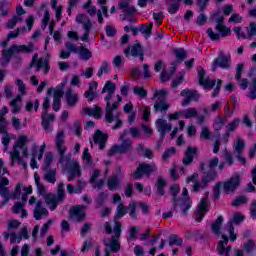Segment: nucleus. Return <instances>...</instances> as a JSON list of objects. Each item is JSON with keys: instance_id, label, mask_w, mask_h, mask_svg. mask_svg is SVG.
I'll list each match as a JSON object with an SVG mask.
<instances>
[{"instance_id": "nucleus-1", "label": "nucleus", "mask_w": 256, "mask_h": 256, "mask_svg": "<svg viewBox=\"0 0 256 256\" xmlns=\"http://www.w3.org/2000/svg\"><path fill=\"white\" fill-rule=\"evenodd\" d=\"M56 149L58 152L59 160L62 169H66L69 171L68 181H73L75 177H81V166H79V162L77 160L72 159L71 154L67 153V147L65 146V134L63 131L58 132L56 136Z\"/></svg>"}, {"instance_id": "nucleus-2", "label": "nucleus", "mask_w": 256, "mask_h": 256, "mask_svg": "<svg viewBox=\"0 0 256 256\" xmlns=\"http://www.w3.org/2000/svg\"><path fill=\"white\" fill-rule=\"evenodd\" d=\"M34 178L37 185L38 193L40 195H45L44 201L46 205L51 211H55V209H57V205H59V203H63L65 199V184L63 182H60L58 184L56 195L51 193L46 194L47 188L43 184H41V182H39V174H35Z\"/></svg>"}, {"instance_id": "nucleus-3", "label": "nucleus", "mask_w": 256, "mask_h": 256, "mask_svg": "<svg viewBox=\"0 0 256 256\" xmlns=\"http://www.w3.org/2000/svg\"><path fill=\"white\" fill-rule=\"evenodd\" d=\"M9 179H0V195L4 197V199H19L21 197L23 203H27V195H31L33 193V187L31 186H23V184H17L14 193H9ZM21 188L23 189L24 193L21 196Z\"/></svg>"}, {"instance_id": "nucleus-4", "label": "nucleus", "mask_w": 256, "mask_h": 256, "mask_svg": "<svg viewBox=\"0 0 256 256\" xmlns=\"http://www.w3.org/2000/svg\"><path fill=\"white\" fill-rule=\"evenodd\" d=\"M213 21H215V23H217V25L215 26V30L218 31L217 34L215 32H213L212 28H208L207 30V35L208 37H210V39L212 41H219V39H221V37H227V35H229V33H231V29L227 28L223 25V20L225 19L223 16L219 15V14H215L212 17Z\"/></svg>"}, {"instance_id": "nucleus-5", "label": "nucleus", "mask_w": 256, "mask_h": 256, "mask_svg": "<svg viewBox=\"0 0 256 256\" xmlns=\"http://www.w3.org/2000/svg\"><path fill=\"white\" fill-rule=\"evenodd\" d=\"M168 92L166 89L155 90L153 99H156L154 104L155 113H167V110L171 105L165 101L167 99Z\"/></svg>"}, {"instance_id": "nucleus-6", "label": "nucleus", "mask_w": 256, "mask_h": 256, "mask_svg": "<svg viewBox=\"0 0 256 256\" xmlns=\"http://www.w3.org/2000/svg\"><path fill=\"white\" fill-rule=\"evenodd\" d=\"M157 171V165L155 164H147L142 162L138 165L136 170L131 174V179L137 181V179H143V175H147V177H151V173H155Z\"/></svg>"}, {"instance_id": "nucleus-7", "label": "nucleus", "mask_w": 256, "mask_h": 256, "mask_svg": "<svg viewBox=\"0 0 256 256\" xmlns=\"http://www.w3.org/2000/svg\"><path fill=\"white\" fill-rule=\"evenodd\" d=\"M223 191L226 195H231V193H235L237 189H239V185H241V175L234 174L230 179L223 182Z\"/></svg>"}, {"instance_id": "nucleus-8", "label": "nucleus", "mask_w": 256, "mask_h": 256, "mask_svg": "<svg viewBox=\"0 0 256 256\" xmlns=\"http://www.w3.org/2000/svg\"><path fill=\"white\" fill-rule=\"evenodd\" d=\"M156 127L158 129V133H160V140L156 143V149H161V145H163V140L165 139V135H167V131H171L173 126L167 123V120L158 119L156 121Z\"/></svg>"}, {"instance_id": "nucleus-9", "label": "nucleus", "mask_w": 256, "mask_h": 256, "mask_svg": "<svg viewBox=\"0 0 256 256\" xmlns=\"http://www.w3.org/2000/svg\"><path fill=\"white\" fill-rule=\"evenodd\" d=\"M244 220H245V216L241 214H234V216L227 223L224 230L228 231L230 235V241L237 240V234H235V227H233V225H239V223H243Z\"/></svg>"}, {"instance_id": "nucleus-10", "label": "nucleus", "mask_w": 256, "mask_h": 256, "mask_svg": "<svg viewBox=\"0 0 256 256\" xmlns=\"http://www.w3.org/2000/svg\"><path fill=\"white\" fill-rule=\"evenodd\" d=\"M217 67H221V69H229L231 67V55L221 51L213 62L212 71H216Z\"/></svg>"}, {"instance_id": "nucleus-11", "label": "nucleus", "mask_w": 256, "mask_h": 256, "mask_svg": "<svg viewBox=\"0 0 256 256\" xmlns=\"http://www.w3.org/2000/svg\"><path fill=\"white\" fill-rule=\"evenodd\" d=\"M106 101V108H105V119L107 121V123H113V121H115V119H119L120 114H113V111H117V109L119 108V102H114L111 106V100H105Z\"/></svg>"}, {"instance_id": "nucleus-12", "label": "nucleus", "mask_w": 256, "mask_h": 256, "mask_svg": "<svg viewBox=\"0 0 256 256\" xmlns=\"http://www.w3.org/2000/svg\"><path fill=\"white\" fill-rule=\"evenodd\" d=\"M209 199V192L205 193L204 198L200 201V204L198 208L196 209V212L194 214V219L198 222L201 223V220L203 217H205V214L207 213V201Z\"/></svg>"}, {"instance_id": "nucleus-13", "label": "nucleus", "mask_w": 256, "mask_h": 256, "mask_svg": "<svg viewBox=\"0 0 256 256\" xmlns=\"http://www.w3.org/2000/svg\"><path fill=\"white\" fill-rule=\"evenodd\" d=\"M124 55L126 57H129L131 55L132 57H139L140 61H144L145 57L143 56V48L141 47V44L136 43L132 46H129L124 50Z\"/></svg>"}, {"instance_id": "nucleus-14", "label": "nucleus", "mask_w": 256, "mask_h": 256, "mask_svg": "<svg viewBox=\"0 0 256 256\" xmlns=\"http://www.w3.org/2000/svg\"><path fill=\"white\" fill-rule=\"evenodd\" d=\"M181 97H184L185 99L182 101V107H186V105H189L191 101H199V93L196 90H189L184 89L180 93Z\"/></svg>"}, {"instance_id": "nucleus-15", "label": "nucleus", "mask_w": 256, "mask_h": 256, "mask_svg": "<svg viewBox=\"0 0 256 256\" xmlns=\"http://www.w3.org/2000/svg\"><path fill=\"white\" fill-rule=\"evenodd\" d=\"M186 183H194V185L192 186V191L194 193H199L201 189H205L207 187V183H204L203 179L201 180V182H199V173H193L191 176H189L186 179Z\"/></svg>"}, {"instance_id": "nucleus-16", "label": "nucleus", "mask_w": 256, "mask_h": 256, "mask_svg": "<svg viewBox=\"0 0 256 256\" xmlns=\"http://www.w3.org/2000/svg\"><path fill=\"white\" fill-rule=\"evenodd\" d=\"M198 79L199 84L204 87V89L211 90L213 87H215L217 80H211L209 77H205V70L203 68H200L198 71Z\"/></svg>"}, {"instance_id": "nucleus-17", "label": "nucleus", "mask_w": 256, "mask_h": 256, "mask_svg": "<svg viewBox=\"0 0 256 256\" xmlns=\"http://www.w3.org/2000/svg\"><path fill=\"white\" fill-rule=\"evenodd\" d=\"M118 10L125 13L122 18L123 21L127 19V15H135V13H137V9H135L134 6H131V2H125L123 0H120L118 3Z\"/></svg>"}, {"instance_id": "nucleus-18", "label": "nucleus", "mask_w": 256, "mask_h": 256, "mask_svg": "<svg viewBox=\"0 0 256 256\" xmlns=\"http://www.w3.org/2000/svg\"><path fill=\"white\" fill-rule=\"evenodd\" d=\"M228 243H229V238L227 237V235L222 234V238L217 245V252L220 255L229 256V253H231V246H227Z\"/></svg>"}, {"instance_id": "nucleus-19", "label": "nucleus", "mask_w": 256, "mask_h": 256, "mask_svg": "<svg viewBox=\"0 0 256 256\" xmlns=\"http://www.w3.org/2000/svg\"><path fill=\"white\" fill-rule=\"evenodd\" d=\"M33 213L36 221H40V219H43V217H47V215H49V211H47V208L43 207V201L41 200L36 202Z\"/></svg>"}, {"instance_id": "nucleus-20", "label": "nucleus", "mask_w": 256, "mask_h": 256, "mask_svg": "<svg viewBox=\"0 0 256 256\" xmlns=\"http://www.w3.org/2000/svg\"><path fill=\"white\" fill-rule=\"evenodd\" d=\"M95 145H99V149L103 151L105 149V145H107V139H109V135L101 132V130H97L93 136Z\"/></svg>"}, {"instance_id": "nucleus-21", "label": "nucleus", "mask_w": 256, "mask_h": 256, "mask_svg": "<svg viewBox=\"0 0 256 256\" xmlns=\"http://www.w3.org/2000/svg\"><path fill=\"white\" fill-rule=\"evenodd\" d=\"M85 209H87V207L84 205H77L70 209V214L78 221V223H81V221L85 219Z\"/></svg>"}, {"instance_id": "nucleus-22", "label": "nucleus", "mask_w": 256, "mask_h": 256, "mask_svg": "<svg viewBox=\"0 0 256 256\" xmlns=\"http://www.w3.org/2000/svg\"><path fill=\"white\" fill-rule=\"evenodd\" d=\"M116 89L117 86L115 85V83L107 81L102 89V93H107L104 101H111V99H113V95H115Z\"/></svg>"}, {"instance_id": "nucleus-23", "label": "nucleus", "mask_w": 256, "mask_h": 256, "mask_svg": "<svg viewBox=\"0 0 256 256\" xmlns=\"http://www.w3.org/2000/svg\"><path fill=\"white\" fill-rule=\"evenodd\" d=\"M13 55H15V52H14L12 46H10L8 49H4L2 51V56L0 58V65H2L3 67H7V65H9V62L11 61V57H13Z\"/></svg>"}, {"instance_id": "nucleus-24", "label": "nucleus", "mask_w": 256, "mask_h": 256, "mask_svg": "<svg viewBox=\"0 0 256 256\" xmlns=\"http://www.w3.org/2000/svg\"><path fill=\"white\" fill-rule=\"evenodd\" d=\"M241 75H243V64H238L236 67V81H239V85L241 89H247L249 87V81L246 78L241 79Z\"/></svg>"}, {"instance_id": "nucleus-25", "label": "nucleus", "mask_w": 256, "mask_h": 256, "mask_svg": "<svg viewBox=\"0 0 256 256\" xmlns=\"http://www.w3.org/2000/svg\"><path fill=\"white\" fill-rule=\"evenodd\" d=\"M46 115H42V125L44 127V131L47 133H51L53 131V128H51L50 123H53L55 121V114H47V112H44Z\"/></svg>"}, {"instance_id": "nucleus-26", "label": "nucleus", "mask_w": 256, "mask_h": 256, "mask_svg": "<svg viewBox=\"0 0 256 256\" xmlns=\"http://www.w3.org/2000/svg\"><path fill=\"white\" fill-rule=\"evenodd\" d=\"M83 115H88L89 117H94L95 119H100L103 113L101 107L96 106L94 108L85 107L82 109Z\"/></svg>"}, {"instance_id": "nucleus-27", "label": "nucleus", "mask_w": 256, "mask_h": 256, "mask_svg": "<svg viewBox=\"0 0 256 256\" xmlns=\"http://www.w3.org/2000/svg\"><path fill=\"white\" fill-rule=\"evenodd\" d=\"M195 155H197V148L191 146L188 147L182 160L183 165H191V163H193Z\"/></svg>"}, {"instance_id": "nucleus-28", "label": "nucleus", "mask_w": 256, "mask_h": 256, "mask_svg": "<svg viewBox=\"0 0 256 256\" xmlns=\"http://www.w3.org/2000/svg\"><path fill=\"white\" fill-rule=\"evenodd\" d=\"M195 155H197V148L191 146L188 147L182 160L183 165H191V163H193Z\"/></svg>"}, {"instance_id": "nucleus-29", "label": "nucleus", "mask_w": 256, "mask_h": 256, "mask_svg": "<svg viewBox=\"0 0 256 256\" xmlns=\"http://www.w3.org/2000/svg\"><path fill=\"white\" fill-rule=\"evenodd\" d=\"M118 149L120 155H125V153L132 151L133 142L129 138H126V140H121V144L118 145Z\"/></svg>"}, {"instance_id": "nucleus-30", "label": "nucleus", "mask_w": 256, "mask_h": 256, "mask_svg": "<svg viewBox=\"0 0 256 256\" xmlns=\"http://www.w3.org/2000/svg\"><path fill=\"white\" fill-rule=\"evenodd\" d=\"M76 23L83 25V29H92L93 24L91 23V19L86 14H78L76 16Z\"/></svg>"}, {"instance_id": "nucleus-31", "label": "nucleus", "mask_w": 256, "mask_h": 256, "mask_svg": "<svg viewBox=\"0 0 256 256\" xmlns=\"http://www.w3.org/2000/svg\"><path fill=\"white\" fill-rule=\"evenodd\" d=\"M12 50L15 53H33L35 51V45L29 44L27 45H12Z\"/></svg>"}, {"instance_id": "nucleus-32", "label": "nucleus", "mask_w": 256, "mask_h": 256, "mask_svg": "<svg viewBox=\"0 0 256 256\" xmlns=\"http://www.w3.org/2000/svg\"><path fill=\"white\" fill-rule=\"evenodd\" d=\"M45 173H44V179L45 181H47V183H52V185H55L56 181H57V170L56 169H51V168H47L44 169Z\"/></svg>"}, {"instance_id": "nucleus-33", "label": "nucleus", "mask_w": 256, "mask_h": 256, "mask_svg": "<svg viewBox=\"0 0 256 256\" xmlns=\"http://www.w3.org/2000/svg\"><path fill=\"white\" fill-rule=\"evenodd\" d=\"M66 101L68 107H75V105H77V101H79V95L73 93V90L68 89L66 91Z\"/></svg>"}, {"instance_id": "nucleus-34", "label": "nucleus", "mask_w": 256, "mask_h": 256, "mask_svg": "<svg viewBox=\"0 0 256 256\" xmlns=\"http://www.w3.org/2000/svg\"><path fill=\"white\" fill-rule=\"evenodd\" d=\"M34 67H36V71H41V69H43L45 75H47L49 73V69H51L49 62L45 58H39L37 63L34 64Z\"/></svg>"}, {"instance_id": "nucleus-35", "label": "nucleus", "mask_w": 256, "mask_h": 256, "mask_svg": "<svg viewBox=\"0 0 256 256\" xmlns=\"http://www.w3.org/2000/svg\"><path fill=\"white\" fill-rule=\"evenodd\" d=\"M221 225H223V216L218 217L211 225L212 232L218 237L221 235Z\"/></svg>"}, {"instance_id": "nucleus-36", "label": "nucleus", "mask_w": 256, "mask_h": 256, "mask_svg": "<svg viewBox=\"0 0 256 256\" xmlns=\"http://www.w3.org/2000/svg\"><path fill=\"white\" fill-rule=\"evenodd\" d=\"M173 53L177 59L175 61H178V65L179 63H183V61L187 59V51L183 48L174 49Z\"/></svg>"}, {"instance_id": "nucleus-37", "label": "nucleus", "mask_w": 256, "mask_h": 256, "mask_svg": "<svg viewBox=\"0 0 256 256\" xmlns=\"http://www.w3.org/2000/svg\"><path fill=\"white\" fill-rule=\"evenodd\" d=\"M21 101H23V98H21V96H16L13 100H11L10 105L12 106L11 112L13 114L21 113V106L19 105Z\"/></svg>"}, {"instance_id": "nucleus-38", "label": "nucleus", "mask_w": 256, "mask_h": 256, "mask_svg": "<svg viewBox=\"0 0 256 256\" xmlns=\"http://www.w3.org/2000/svg\"><path fill=\"white\" fill-rule=\"evenodd\" d=\"M225 123H227V119L223 118L222 116H217L213 124L214 131H221V129L225 127Z\"/></svg>"}, {"instance_id": "nucleus-39", "label": "nucleus", "mask_w": 256, "mask_h": 256, "mask_svg": "<svg viewBox=\"0 0 256 256\" xmlns=\"http://www.w3.org/2000/svg\"><path fill=\"white\" fill-rule=\"evenodd\" d=\"M234 155H241L245 149V141L238 138L234 144Z\"/></svg>"}, {"instance_id": "nucleus-40", "label": "nucleus", "mask_w": 256, "mask_h": 256, "mask_svg": "<svg viewBox=\"0 0 256 256\" xmlns=\"http://www.w3.org/2000/svg\"><path fill=\"white\" fill-rule=\"evenodd\" d=\"M164 187H167V181H165L163 177H158L156 181V189L158 194L161 196L165 195V190L163 189Z\"/></svg>"}, {"instance_id": "nucleus-41", "label": "nucleus", "mask_w": 256, "mask_h": 256, "mask_svg": "<svg viewBox=\"0 0 256 256\" xmlns=\"http://www.w3.org/2000/svg\"><path fill=\"white\" fill-rule=\"evenodd\" d=\"M139 31L140 33H142V35H144L146 39H149V37H151V31H153V23H150L148 26L145 24H142L139 27Z\"/></svg>"}, {"instance_id": "nucleus-42", "label": "nucleus", "mask_w": 256, "mask_h": 256, "mask_svg": "<svg viewBox=\"0 0 256 256\" xmlns=\"http://www.w3.org/2000/svg\"><path fill=\"white\" fill-rule=\"evenodd\" d=\"M217 179V172L215 170H210L207 173H204L202 177L203 183H211V181H215Z\"/></svg>"}, {"instance_id": "nucleus-43", "label": "nucleus", "mask_w": 256, "mask_h": 256, "mask_svg": "<svg viewBox=\"0 0 256 256\" xmlns=\"http://www.w3.org/2000/svg\"><path fill=\"white\" fill-rule=\"evenodd\" d=\"M13 213L19 214L21 213L22 219H25L27 217V211L23 209V203L16 202L12 208Z\"/></svg>"}, {"instance_id": "nucleus-44", "label": "nucleus", "mask_w": 256, "mask_h": 256, "mask_svg": "<svg viewBox=\"0 0 256 256\" xmlns=\"http://www.w3.org/2000/svg\"><path fill=\"white\" fill-rule=\"evenodd\" d=\"M79 56H80V59H83L84 61H89V59L93 57V53L88 48H85L82 46L79 49Z\"/></svg>"}, {"instance_id": "nucleus-45", "label": "nucleus", "mask_w": 256, "mask_h": 256, "mask_svg": "<svg viewBox=\"0 0 256 256\" xmlns=\"http://www.w3.org/2000/svg\"><path fill=\"white\" fill-rule=\"evenodd\" d=\"M10 156L12 159V165L15 164V161H18L19 165H21V163H23V159L21 158V154L17 147H13V151L10 152Z\"/></svg>"}, {"instance_id": "nucleus-46", "label": "nucleus", "mask_w": 256, "mask_h": 256, "mask_svg": "<svg viewBox=\"0 0 256 256\" xmlns=\"http://www.w3.org/2000/svg\"><path fill=\"white\" fill-rule=\"evenodd\" d=\"M170 195L173 197L174 209H177V195H179V185L174 184L170 187Z\"/></svg>"}, {"instance_id": "nucleus-47", "label": "nucleus", "mask_w": 256, "mask_h": 256, "mask_svg": "<svg viewBox=\"0 0 256 256\" xmlns=\"http://www.w3.org/2000/svg\"><path fill=\"white\" fill-rule=\"evenodd\" d=\"M182 115L185 117V119H193L199 115V111H197L196 108H188L182 111Z\"/></svg>"}, {"instance_id": "nucleus-48", "label": "nucleus", "mask_w": 256, "mask_h": 256, "mask_svg": "<svg viewBox=\"0 0 256 256\" xmlns=\"http://www.w3.org/2000/svg\"><path fill=\"white\" fill-rule=\"evenodd\" d=\"M107 185L110 191H115V189L119 187V177L112 176L110 179H108Z\"/></svg>"}, {"instance_id": "nucleus-49", "label": "nucleus", "mask_w": 256, "mask_h": 256, "mask_svg": "<svg viewBox=\"0 0 256 256\" xmlns=\"http://www.w3.org/2000/svg\"><path fill=\"white\" fill-rule=\"evenodd\" d=\"M21 21H23L21 16H13L6 24L7 29H15L17 23H21Z\"/></svg>"}, {"instance_id": "nucleus-50", "label": "nucleus", "mask_w": 256, "mask_h": 256, "mask_svg": "<svg viewBox=\"0 0 256 256\" xmlns=\"http://www.w3.org/2000/svg\"><path fill=\"white\" fill-rule=\"evenodd\" d=\"M174 245H176L177 247L183 245V239L178 237L176 234H172L169 237V246L173 247Z\"/></svg>"}, {"instance_id": "nucleus-51", "label": "nucleus", "mask_w": 256, "mask_h": 256, "mask_svg": "<svg viewBox=\"0 0 256 256\" xmlns=\"http://www.w3.org/2000/svg\"><path fill=\"white\" fill-rule=\"evenodd\" d=\"M109 71H111V65H109L108 62H103L98 70L97 76L103 77V75L109 73Z\"/></svg>"}, {"instance_id": "nucleus-52", "label": "nucleus", "mask_w": 256, "mask_h": 256, "mask_svg": "<svg viewBox=\"0 0 256 256\" xmlns=\"http://www.w3.org/2000/svg\"><path fill=\"white\" fill-rule=\"evenodd\" d=\"M240 123H241V119L235 118L234 121L226 125V129L228 133H233V131H235L239 127Z\"/></svg>"}, {"instance_id": "nucleus-53", "label": "nucleus", "mask_w": 256, "mask_h": 256, "mask_svg": "<svg viewBox=\"0 0 256 256\" xmlns=\"http://www.w3.org/2000/svg\"><path fill=\"white\" fill-rule=\"evenodd\" d=\"M133 93L140 97V99H145V97H147V90L143 89L141 86H135L133 88Z\"/></svg>"}, {"instance_id": "nucleus-54", "label": "nucleus", "mask_w": 256, "mask_h": 256, "mask_svg": "<svg viewBox=\"0 0 256 256\" xmlns=\"http://www.w3.org/2000/svg\"><path fill=\"white\" fill-rule=\"evenodd\" d=\"M16 85L18 86V91L20 94L18 96H21V99H23V95H25V91L27 90V86L25 83H23V80L16 79Z\"/></svg>"}, {"instance_id": "nucleus-55", "label": "nucleus", "mask_w": 256, "mask_h": 256, "mask_svg": "<svg viewBox=\"0 0 256 256\" xmlns=\"http://www.w3.org/2000/svg\"><path fill=\"white\" fill-rule=\"evenodd\" d=\"M127 215V208L123 204H119L116 209V219H121V217H125Z\"/></svg>"}, {"instance_id": "nucleus-56", "label": "nucleus", "mask_w": 256, "mask_h": 256, "mask_svg": "<svg viewBox=\"0 0 256 256\" xmlns=\"http://www.w3.org/2000/svg\"><path fill=\"white\" fill-rule=\"evenodd\" d=\"M7 227L8 231H15L21 227V222L18 220H8Z\"/></svg>"}, {"instance_id": "nucleus-57", "label": "nucleus", "mask_w": 256, "mask_h": 256, "mask_svg": "<svg viewBox=\"0 0 256 256\" xmlns=\"http://www.w3.org/2000/svg\"><path fill=\"white\" fill-rule=\"evenodd\" d=\"M200 139H205L206 141L211 139V130H209V127L207 126L202 127V130L200 133Z\"/></svg>"}, {"instance_id": "nucleus-58", "label": "nucleus", "mask_w": 256, "mask_h": 256, "mask_svg": "<svg viewBox=\"0 0 256 256\" xmlns=\"http://www.w3.org/2000/svg\"><path fill=\"white\" fill-rule=\"evenodd\" d=\"M246 30L248 31L247 36L248 39H251V37H255L256 35V23L251 22L248 27H246Z\"/></svg>"}, {"instance_id": "nucleus-59", "label": "nucleus", "mask_w": 256, "mask_h": 256, "mask_svg": "<svg viewBox=\"0 0 256 256\" xmlns=\"http://www.w3.org/2000/svg\"><path fill=\"white\" fill-rule=\"evenodd\" d=\"M51 163H53V153L48 152L44 157V169H50Z\"/></svg>"}, {"instance_id": "nucleus-60", "label": "nucleus", "mask_w": 256, "mask_h": 256, "mask_svg": "<svg viewBox=\"0 0 256 256\" xmlns=\"http://www.w3.org/2000/svg\"><path fill=\"white\" fill-rule=\"evenodd\" d=\"M224 159L227 163V165L231 166L233 163H235V160L233 159V154L229 152V150L224 149Z\"/></svg>"}, {"instance_id": "nucleus-61", "label": "nucleus", "mask_w": 256, "mask_h": 256, "mask_svg": "<svg viewBox=\"0 0 256 256\" xmlns=\"http://www.w3.org/2000/svg\"><path fill=\"white\" fill-rule=\"evenodd\" d=\"M248 199L246 196H238L233 202V207H239V205H245L247 203Z\"/></svg>"}, {"instance_id": "nucleus-62", "label": "nucleus", "mask_w": 256, "mask_h": 256, "mask_svg": "<svg viewBox=\"0 0 256 256\" xmlns=\"http://www.w3.org/2000/svg\"><path fill=\"white\" fill-rule=\"evenodd\" d=\"M82 157L85 165H91V163H93V160L91 159V154L89 153V148L84 149Z\"/></svg>"}, {"instance_id": "nucleus-63", "label": "nucleus", "mask_w": 256, "mask_h": 256, "mask_svg": "<svg viewBox=\"0 0 256 256\" xmlns=\"http://www.w3.org/2000/svg\"><path fill=\"white\" fill-rule=\"evenodd\" d=\"M14 147H16V149L27 147V136H20Z\"/></svg>"}, {"instance_id": "nucleus-64", "label": "nucleus", "mask_w": 256, "mask_h": 256, "mask_svg": "<svg viewBox=\"0 0 256 256\" xmlns=\"http://www.w3.org/2000/svg\"><path fill=\"white\" fill-rule=\"evenodd\" d=\"M175 153V148H169L166 151H164L163 155H162V159L163 161H169V159L171 157H173V154Z\"/></svg>"}]
</instances>
